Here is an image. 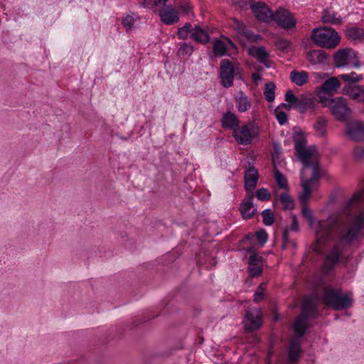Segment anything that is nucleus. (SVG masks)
Here are the masks:
<instances>
[{
  "label": "nucleus",
  "instance_id": "5",
  "mask_svg": "<svg viewBox=\"0 0 364 364\" xmlns=\"http://www.w3.org/2000/svg\"><path fill=\"white\" fill-rule=\"evenodd\" d=\"M311 39L316 45L328 49L335 48L341 41L338 33L334 29L328 27L314 28Z\"/></svg>",
  "mask_w": 364,
  "mask_h": 364
},
{
  "label": "nucleus",
  "instance_id": "25",
  "mask_svg": "<svg viewBox=\"0 0 364 364\" xmlns=\"http://www.w3.org/2000/svg\"><path fill=\"white\" fill-rule=\"evenodd\" d=\"M306 58L313 65L324 64L328 59V55L322 50H312L306 53Z\"/></svg>",
  "mask_w": 364,
  "mask_h": 364
},
{
  "label": "nucleus",
  "instance_id": "45",
  "mask_svg": "<svg viewBox=\"0 0 364 364\" xmlns=\"http://www.w3.org/2000/svg\"><path fill=\"white\" fill-rule=\"evenodd\" d=\"M353 156L355 161H361L364 158V146H355L353 151Z\"/></svg>",
  "mask_w": 364,
  "mask_h": 364
},
{
  "label": "nucleus",
  "instance_id": "33",
  "mask_svg": "<svg viewBox=\"0 0 364 364\" xmlns=\"http://www.w3.org/2000/svg\"><path fill=\"white\" fill-rule=\"evenodd\" d=\"M347 37L353 41H361L364 39V29L358 27H351L346 30Z\"/></svg>",
  "mask_w": 364,
  "mask_h": 364
},
{
  "label": "nucleus",
  "instance_id": "21",
  "mask_svg": "<svg viewBox=\"0 0 364 364\" xmlns=\"http://www.w3.org/2000/svg\"><path fill=\"white\" fill-rule=\"evenodd\" d=\"M343 95L357 102H364V86L346 85L342 89Z\"/></svg>",
  "mask_w": 364,
  "mask_h": 364
},
{
  "label": "nucleus",
  "instance_id": "14",
  "mask_svg": "<svg viewBox=\"0 0 364 364\" xmlns=\"http://www.w3.org/2000/svg\"><path fill=\"white\" fill-rule=\"evenodd\" d=\"M250 7L254 16L259 21L267 23L272 21L273 12L265 3L262 1L252 2Z\"/></svg>",
  "mask_w": 364,
  "mask_h": 364
},
{
  "label": "nucleus",
  "instance_id": "1",
  "mask_svg": "<svg viewBox=\"0 0 364 364\" xmlns=\"http://www.w3.org/2000/svg\"><path fill=\"white\" fill-rule=\"evenodd\" d=\"M317 316L315 300L311 295L305 296L301 306V313L296 317L293 325L295 338L291 341L288 350V359L291 363L296 362L301 353V338L305 334L310 318Z\"/></svg>",
  "mask_w": 364,
  "mask_h": 364
},
{
  "label": "nucleus",
  "instance_id": "44",
  "mask_svg": "<svg viewBox=\"0 0 364 364\" xmlns=\"http://www.w3.org/2000/svg\"><path fill=\"white\" fill-rule=\"evenodd\" d=\"M168 0H143L141 5L144 8L153 9L159 4L165 5Z\"/></svg>",
  "mask_w": 364,
  "mask_h": 364
},
{
  "label": "nucleus",
  "instance_id": "41",
  "mask_svg": "<svg viewBox=\"0 0 364 364\" xmlns=\"http://www.w3.org/2000/svg\"><path fill=\"white\" fill-rule=\"evenodd\" d=\"M262 222L264 225L270 226L274 222V215L270 209H265L262 212Z\"/></svg>",
  "mask_w": 364,
  "mask_h": 364
},
{
  "label": "nucleus",
  "instance_id": "18",
  "mask_svg": "<svg viewBox=\"0 0 364 364\" xmlns=\"http://www.w3.org/2000/svg\"><path fill=\"white\" fill-rule=\"evenodd\" d=\"M240 211L243 219L248 220L253 218L257 212V208L253 203V193H247L240 205Z\"/></svg>",
  "mask_w": 364,
  "mask_h": 364
},
{
  "label": "nucleus",
  "instance_id": "40",
  "mask_svg": "<svg viewBox=\"0 0 364 364\" xmlns=\"http://www.w3.org/2000/svg\"><path fill=\"white\" fill-rule=\"evenodd\" d=\"M194 50V47L189 43H183L180 45L178 50V55L179 56L191 55Z\"/></svg>",
  "mask_w": 364,
  "mask_h": 364
},
{
  "label": "nucleus",
  "instance_id": "27",
  "mask_svg": "<svg viewBox=\"0 0 364 364\" xmlns=\"http://www.w3.org/2000/svg\"><path fill=\"white\" fill-rule=\"evenodd\" d=\"M338 77H331L323 82L320 87L321 91L326 94L336 92L341 87V83L338 80Z\"/></svg>",
  "mask_w": 364,
  "mask_h": 364
},
{
  "label": "nucleus",
  "instance_id": "24",
  "mask_svg": "<svg viewBox=\"0 0 364 364\" xmlns=\"http://www.w3.org/2000/svg\"><path fill=\"white\" fill-rule=\"evenodd\" d=\"M221 123L224 129H231L233 132L239 126L240 121L234 113L227 112L223 114Z\"/></svg>",
  "mask_w": 364,
  "mask_h": 364
},
{
  "label": "nucleus",
  "instance_id": "29",
  "mask_svg": "<svg viewBox=\"0 0 364 364\" xmlns=\"http://www.w3.org/2000/svg\"><path fill=\"white\" fill-rule=\"evenodd\" d=\"M191 38L198 43L205 44L209 42L210 36L208 33L199 26H195Z\"/></svg>",
  "mask_w": 364,
  "mask_h": 364
},
{
  "label": "nucleus",
  "instance_id": "10",
  "mask_svg": "<svg viewBox=\"0 0 364 364\" xmlns=\"http://www.w3.org/2000/svg\"><path fill=\"white\" fill-rule=\"evenodd\" d=\"M328 107L332 114L339 121H346L351 113L346 100L341 97L331 99L328 102Z\"/></svg>",
  "mask_w": 364,
  "mask_h": 364
},
{
  "label": "nucleus",
  "instance_id": "53",
  "mask_svg": "<svg viewBox=\"0 0 364 364\" xmlns=\"http://www.w3.org/2000/svg\"><path fill=\"white\" fill-rule=\"evenodd\" d=\"M289 242V230L287 228H285L283 232V235H282V248L286 249L287 247V244Z\"/></svg>",
  "mask_w": 364,
  "mask_h": 364
},
{
  "label": "nucleus",
  "instance_id": "8",
  "mask_svg": "<svg viewBox=\"0 0 364 364\" xmlns=\"http://www.w3.org/2000/svg\"><path fill=\"white\" fill-rule=\"evenodd\" d=\"M258 129L252 122L247 123L241 127H237L232 132V136L235 140L242 145H249L255 138L258 136Z\"/></svg>",
  "mask_w": 364,
  "mask_h": 364
},
{
  "label": "nucleus",
  "instance_id": "15",
  "mask_svg": "<svg viewBox=\"0 0 364 364\" xmlns=\"http://www.w3.org/2000/svg\"><path fill=\"white\" fill-rule=\"evenodd\" d=\"M245 168L244 182L245 191L248 193H253L259 179L258 171L250 162H248L247 165L245 166Z\"/></svg>",
  "mask_w": 364,
  "mask_h": 364
},
{
  "label": "nucleus",
  "instance_id": "35",
  "mask_svg": "<svg viewBox=\"0 0 364 364\" xmlns=\"http://www.w3.org/2000/svg\"><path fill=\"white\" fill-rule=\"evenodd\" d=\"M213 51L215 55L222 57L225 55L227 52V46L223 41L216 40L213 43Z\"/></svg>",
  "mask_w": 364,
  "mask_h": 364
},
{
  "label": "nucleus",
  "instance_id": "55",
  "mask_svg": "<svg viewBox=\"0 0 364 364\" xmlns=\"http://www.w3.org/2000/svg\"><path fill=\"white\" fill-rule=\"evenodd\" d=\"M260 78H261V77H260L259 74H258V73H255L252 75V79L255 82L259 80Z\"/></svg>",
  "mask_w": 364,
  "mask_h": 364
},
{
  "label": "nucleus",
  "instance_id": "17",
  "mask_svg": "<svg viewBox=\"0 0 364 364\" xmlns=\"http://www.w3.org/2000/svg\"><path fill=\"white\" fill-rule=\"evenodd\" d=\"M346 134L350 139L355 141H364V123L358 121L348 123Z\"/></svg>",
  "mask_w": 364,
  "mask_h": 364
},
{
  "label": "nucleus",
  "instance_id": "30",
  "mask_svg": "<svg viewBox=\"0 0 364 364\" xmlns=\"http://www.w3.org/2000/svg\"><path fill=\"white\" fill-rule=\"evenodd\" d=\"M235 102L237 109L240 112H245L251 107L250 100L242 91H240L235 97Z\"/></svg>",
  "mask_w": 364,
  "mask_h": 364
},
{
  "label": "nucleus",
  "instance_id": "9",
  "mask_svg": "<svg viewBox=\"0 0 364 364\" xmlns=\"http://www.w3.org/2000/svg\"><path fill=\"white\" fill-rule=\"evenodd\" d=\"M334 64L336 68H343L350 64L355 68L360 67L357 53L352 49H340L333 55Z\"/></svg>",
  "mask_w": 364,
  "mask_h": 364
},
{
  "label": "nucleus",
  "instance_id": "11",
  "mask_svg": "<svg viewBox=\"0 0 364 364\" xmlns=\"http://www.w3.org/2000/svg\"><path fill=\"white\" fill-rule=\"evenodd\" d=\"M363 230H364V210L360 212L352 220L346 233L341 237V242L350 244Z\"/></svg>",
  "mask_w": 364,
  "mask_h": 364
},
{
  "label": "nucleus",
  "instance_id": "6",
  "mask_svg": "<svg viewBox=\"0 0 364 364\" xmlns=\"http://www.w3.org/2000/svg\"><path fill=\"white\" fill-rule=\"evenodd\" d=\"M237 75L241 77L242 69L237 63H232L228 59H223L220 65V76L221 85L229 88L233 85L234 77Z\"/></svg>",
  "mask_w": 364,
  "mask_h": 364
},
{
  "label": "nucleus",
  "instance_id": "37",
  "mask_svg": "<svg viewBox=\"0 0 364 364\" xmlns=\"http://www.w3.org/2000/svg\"><path fill=\"white\" fill-rule=\"evenodd\" d=\"M341 80L350 83H356L363 79L362 75H358L355 72L348 74H341L338 76Z\"/></svg>",
  "mask_w": 364,
  "mask_h": 364
},
{
  "label": "nucleus",
  "instance_id": "43",
  "mask_svg": "<svg viewBox=\"0 0 364 364\" xmlns=\"http://www.w3.org/2000/svg\"><path fill=\"white\" fill-rule=\"evenodd\" d=\"M255 197L262 201H267L271 198V194L267 188H261L255 192Z\"/></svg>",
  "mask_w": 364,
  "mask_h": 364
},
{
  "label": "nucleus",
  "instance_id": "47",
  "mask_svg": "<svg viewBox=\"0 0 364 364\" xmlns=\"http://www.w3.org/2000/svg\"><path fill=\"white\" fill-rule=\"evenodd\" d=\"M233 4H235L239 9H246L248 6L252 4V0H232Z\"/></svg>",
  "mask_w": 364,
  "mask_h": 364
},
{
  "label": "nucleus",
  "instance_id": "32",
  "mask_svg": "<svg viewBox=\"0 0 364 364\" xmlns=\"http://www.w3.org/2000/svg\"><path fill=\"white\" fill-rule=\"evenodd\" d=\"M321 21L324 23H332L335 25L341 24L342 20L336 16L335 11L330 9H325L321 16Z\"/></svg>",
  "mask_w": 364,
  "mask_h": 364
},
{
  "label": "nucleus",
  "instance_id": "22",
  "mask_svg": "<svg viewBox=\"0 0 364 364\" xmlns=\"http://www.w3.org/2000/svg\"><path fill=\"white\" fill-rule=\"evenodd\" d=\"M279 203L282 205V209L284 210H292L294 208V201L287 192L274 193L273 205L275 206Z\"/></svg>",
  "mask_w": 364,
  "mask_h": 364
},
{
  "label": "nucleus",
  "instance_id": "19",
  "mask_svg": "<svg viewBox=\"0 0 364 364\" xmlns=\"http://www.w3.org/2000/svg\"><path fill=\"white\" fill-rule=\"evenodd\" d=\"M341 250L338 245L333 247L330 253L326 257L322 265V271L323 273H328L338 262L341 255Z\"/></svg>",
  "mask_w": 364,
  "mask_h": 364
},
{
  "label": "nucleus",
  "instance_id": "39",
  "mask_svg": "<svg viewBox=\"0 0 364 364\" xmlns=\"http://www.w3.org/2000/svg\"><path fill=\"white\" fill-rule=\"evenodd\" d=\"M193 26L190 23H186L183 27L178 29L177 35L180 39L186 40L188 37V34L192 33Z\"/></svg>",
  "mask_w": 364,
  "mask_h": 364
},
{
  "label": "nucleus",
  "instance_id": "50",
  "mask_svg": "<svg viewBox=\"0 0 364 364\" xmlns=\"http://www.w3.org/2000/svg\"><path fill=\"white\" fill-rule=\"evenodd\" d=\"M122 24L125 28H127L128 29L133 28L134 19H133L132 16H127L125 18H124L122 20Z\"/></svg>",
  "mask_w": 364,
  "mask_h": 364
},
{
  "label": "nucleus",
  "instance_id": "12",
  "mask_svg": "<svg viewBox=\"0 0 364 364\" xmlns=\"http://www.w3.org/2000/svg\"><path fill=\"white\" fill-rule=\"evenodd\" d=\"M272 21L276 22L284 29L293 28L296 24V21L293 14L289 10L281 7L273 12Z\"/></svg>",
  "mask_w": 364,
  "mask_h": 364
},
{
  "label": "nucleus",
  "instance_id": "38",
  "mask_svg": "<svg viewBox=\"0 0 364 364\" xmlns=\"http://www.w3.org/2000/svg\"><path fill=\"white\" fill-rule=\"evenodd\" d=\"M275 85L272 82L267 83L265 85V89L264 92L265 100L269 102H272L274 100L275 98V94H274V90H275Z\"/></svg>",
  "mask_w": 364,
  "mask_h": 364
},
{
  "label": "nucleus",
  "instance_id": "31",
  "mask_svg": "<svg viewBox=\"0 0 364 364\" xmlns=\"http://www.w3.org/2000/svg\"><path fill=\"white\" fill-rule=\"evenodd\" d=\"M362 202H364V187L354 193L352 197L346 203L345 208L346 210H350L353 207H357Z\"/></svg>",
  "mask_w": 364,
  "mask_h": 364
},
{
  "label": "nucleus",
  "instance_id": "20",
  "mask_svg": "<svg viewBox=\"0 0 364 364\" xmlns=\"http://www.w3.org/2000/svg\"><path fill=\"white\" fill-rule=\"evenodd\" d=\"M161 21L166 25H171L178 21V13L171 6L164 7L159 11Z\"/></svg>",
  "mask_w": 364,
  "mask_h": 364
},
{
  "label": "nucleus",
  "instance_id": "46",
  "mask_svg": "<svg viewBox=\"0 0 364 364\" xmlns=\"http://www.w3.org/2000/svg\"><path fill=\"white\" fill-rule=\"evenodd\" d=\"M265 290V284H260L254 295L255 302H259L264 299V291Z\"/></svg>",
  "mask_w": 364,
  "mask_h": 364
},
{
  "label": "nucleus",
  "instance_id": "48",
  "mask_svg": "<svg viewBox=\"0 0 364 364\" xmlns=\"http://www.w3.org/2000/svg\"><path fill=\"white\" fill-rule=\"evenodd\" d=\"M276 118L280 125L284 124L287 121V115L284 111H276Z\"/></svg>",
  "mask_w": 364,
  "mask_h": 364
},
{
  "label": "nucleus",
  "instance_id": "28",
  "mask_svg": "<svg viewBox=\"0 0 364 364\" xmlns=\"http://www.w3.org/2000/svg\"><path fill=\"white\" fill-rule=\"evenodd\" d=\"M249 53L251 55L256 58L261 63L264 64L267 67H269L267 63L269 57V54L264 48V47H252L250 49Z\"/></svg>",
  "mask_w": 364,
  "mask_h": 364
},
{
  "label": "nucleus",
  "instance_id": "3",
  "mask_svg": "<svg viewBox=\"0 0 364 364\" xmlns=\"http://www.w3.org/2000/svg\"><path fill=\"white\" fill-rule=\"evenodd\" d=\"M301 181L302 193L299 196V200L301 204V215L306 220L310 226L314 224V216L312 211L307 206V203L311 196L312 191L318 186L319 179L304 178Z\"/></svg>",
  "mask_w": 364,
  "mask_h": 364
},
{
  "label": "nucleus",
  "instance_id": "34",
  "mask_svg": "<svg viewBox=\"0 0 364 364\" xmlns=\"http://www.w3.org/2000/svg\"><path fill=\"white\" fill-rule=\"evenodd\" d=\"M327 119L323 117H318L314 125L316 134L318 136H324L326 134Z\"/></svg>",
  "mask_w": 364,
  "mask_h": 364
},
{
  "label": "nucleus",
  "instance_id": "2",
  "mask_svg": "<svg viewBox=\"0 0 364 364\" xmlns=\"http://www.w3.org/2000/svg\"><path fill=\"white\" fill-rule=\"evenodd\" d=\"M294 148L298 158L303 164L301 180L304 178L320 179L324 174L319 164V154L316 146L306 147V139L303 136L294 139Z\"/></svg>",
  "mask_w": 364,
  "mask_h": 364
},
{
  "label": "nucleus",
  "instance_id": "7",
  "mask_svg": "<svg viewBox=\"0 0 364 364\" xmlns=\"http://www.w3.org/2000/svg\"><path fill=\"white\" fill-rule=\"evenodd\" d=\"M285 100L289 104L288 107H293L300 113H304L307 109H313L315 105L314 97L311 94H303L297 97L291 90L286 92Z\"/></svg>",
  "mask_w": 364,
  "mask_h": 364
},
{
  "label": "nucleus",
  "instance_id": "23",
  "mask_svg": "<svg viewBox=\"0 0 364 364\" xmlns=\"http://www.w3.org/2000/svg\"><path fill=\"white\" fill-rule=\"evenodd\" d=\"M249 271L251 277H257L262 272V258L253 254L249 258Z\"/></svg>",
  "mask_w": 364,
  "mask_h": 364
},
{
  "label": "nucleus",
  "instance_id": "36",
  "mask_svg": "<svg viewBox=\"0 0 364 364\" xmlns=\"http://www.w3.org/2000/svg\"><path fill=\"white\" fill-rule=\"evenodd\" d=\"M232 27L237 32V33L242 36H248L247 29L243 22L234 18H232Z\"/></svg>",
  "mask_w": 364,
  "mask_h": 364
},
{
  "label": "nucleus",
  "instance_id": "13",
  "mask_svg": "<svg viewBox=\"0 0 364 364\" xmlns=\"http://www.w3.org/2000/svg\"><path fill=\"white\" fill-rule=\"evenodd\" d=\"M337 225L335 218H329L325 221L319 222L318 227L316 230V243L322 245L331 238V232Z\"/></svg>",
  "mask_w": 364,
  "mask_h": 364
},
{
  "label": "nucleus",
  "instance_id": "42",
  "mask_svg": "<svg viewBox=\"0 0 364 364\" xmlns=\"http://www.w3.org/2000/svg\"><path fill=\"white\" fill-rule=\"evenodd\" d=\"M274 179L281 189H287L288 188L287 180L285 176L279 171H276L274 173Z\"/></svg>",
  "mask_w": 364,
  "mask_h": 364
},
{
  "label": "nucleus",
  "instance_id": "49",
  "mask_svg": "<svg viewBox=\"0 0 364 364\" xmlns=\"http://www.w3.org/2000/svg\"><path fill=\"white\" fill-rule=\"evenodd\" d=\"M256 237L261 244H264L267 240V234L265 230H259L256 232Z\"/></svg>",
  "mask_w": 364,
  "mask_h": 364
},
{
  "label": "nucleus",
  "instance_id": "56",
  "mask_svg": "<svg viewBox=\"0 0 364 364\" xmlns=\"http://www.w3.org/2000/svg\"><path fill=\"white\" fill-rule=\"evenodd\" d=\"M326 75V73H316V77H318L320 79H323L324 78V77Z\"/></svg>",
  "mask_w": 364,
  "mask_h": 364
},
{
  "label": "nucleus",
  "instance_id": "52",
  "mask_svg": "<svg viewBox=\"0 0 364 364\" xmlns=\"http://www.w3.org/2000/svg\"><path fill=\"white\" fill-rule=\"evenodd\" d=\"M289 229L294 232H298L299 230L298 220L295 215H291V224Z\"/></svg>",
  "mask_w": 364,
  "mask_h": 364
},
{
  "label": "nucleus",
  "instance_id": "51",
  "mask_svg": "<svg viewBox=\"0 0 364 364\" xmlns=\"http://www.w3.org/2000/svg\"><path fill=\"white\" fill-rule=\"evenodd\" d=\"M277 46L279 49L284 50H287L290 46V43L287 40L280 39V40L277 41Z\"/></svg>",
  "mask_w": 364,
  "mask_h": 364
},
{
  "label": "nucleus",
  "instance_id": "26",
  "mask_svg": "<svg viewBox=\"0 0 364 364\" xmlns=\"http://www.w3.org/2000/svg\"><path fill=\"white\" fill-rule=\"evenodd\" d=\"M289 79L296 85L301 87L308 82L309 75L304 70H294L289 74Z\"/></svg>",
  "mask_w": 364,
  "mask_h": 364
},
{
  "label": "nucleus",
  "instance_id": "16",
  "mask_svg": "<svg viewBox=\"0 0 364 364\" xmlns=\"http://www.w3.org/2000/svg\"><path fill=\"white\" fill-rule=\"evenodd\" d=\"M244 323L246 330L249 331H253L260 328L262 324L260 309H248L245 314Z\"/></svg>",
  "mask_w": 364,
  "mask_h": 364
},
{
  "label": "nucleus",
  "instance_id": "57",
  "mask_svg": "<svg viewBox=\"0 0 364 364\" xmlns=\"http://www.w3.org/2000/svg\"><path fill=\"white\" fill-rule=\"evenodd\" d=\"M274 150H275L276 152L278 151V148L276 146H274Z\"/></svg>",
  "mask_w": 364,
  "mask_h": 364
},
{
  "label": "nucleus",
  "instance_id": "4",
  "mask_svg": "<svg viewBox=\"0 0 364 364\" xmlns=\"http://www.w3.org/2000/svg\"><path fill=\"white\" fill-rule=\"evenodd\" d=\"M351 294L343 293L340 289L326 288L323 301L336 310L346 309L353 305Z\"/></svg>",
  "mask_w": 364,
  "mask_h": 364
},
{
  "label": "nucleus",
  "instance_id": "54",
  "mask_svg": "<svg viewBox=\"0 0 364 364\" xmlns=\"http://www.w3.org/2000/svg\"><path fill=\"white\" fill-rule=\"evenodd\" d=\"M181 9L183 12L188 13L191 10V6H189V4H183L181 6Z\"/></svg>",
  "mask_w": 364,
  "mask_h": 364
}]
</instances>
